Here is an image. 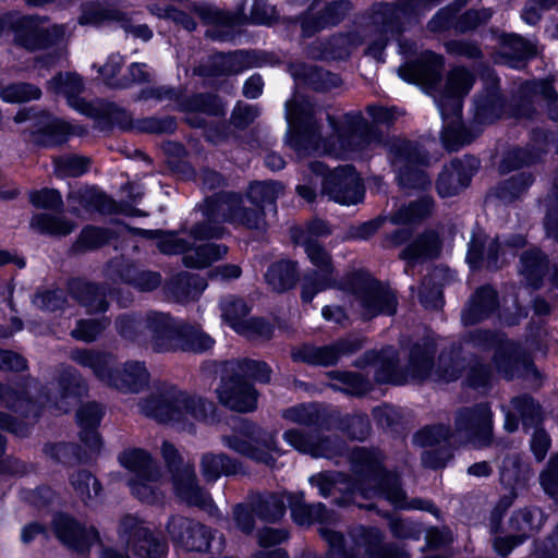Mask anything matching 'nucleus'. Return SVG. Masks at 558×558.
Listing matches in <instances>:
<instances>
[{
  "mask_svg": "<svg viewBox=\"0 0 558 558\" xmlns=\"http://www.w3.org/2000/svg\"><path fill=\"white\" fill-rule=\"evenodd\" d=\"M286 107L287 121L296 132L290 144L299 156L316 153L345 158L378 142L377 133L359 111L345 113L340 124L327 114L329 125L333 130L332 138L337 140V143H329L320 138L315 119L318 109L313 104L293 99L288 101Z\"/></svg>",
  "mask_w": 558,
  "mask_h": 558,
  "instance_id": "f257e3e1",
  "label": "nucleus"
},
{
  "mask_svg": "<svg viewBox=\"0 0 558 558\" xmlns=\"http://www.w3.org/2000/svg\"><path fill=\"white\" fill-rule=\"evenodd\" d=\"M294 243L304 247L310 262L317 268L304 278L302 300L312 302L318 292L338 287L332 277L331 257L317 240L296 238ZM339 288L352 292L353 302L356 303L364 319L380 314L393 315L397 311L398 302L393 291L362 275H353L345 284H339Z\"/></svg>",
  "mask_w": 558,
  "mask_h": 558,
  "instance_id": "f03ea898",
  "label": "nucleus"
},
{
  "mask_svg": "<svg viewBox=\"0 0 558 558\" xmlns=\"http://www.w3.org/2000/svg\"><path fill=\"white\" fill-rule=\"evenodd\" d=\"M440 0H397V4H379L369 25L347 34L332 36L323 56L343 58L350 56L366 38L369 44L366 53L379 58L390 37L401 32L400 20L418 15L436 5Z\"/></svg>",
  "mask_w": 558,
  "mask_h": 558,
  "instance_id": "7ed1b4c3",
  "label": "nucleus"
},
{
  "mask_svg": "<svg viewBox=\"0 0 558 558\" xmlns=\"http://www.w3.org/2000/svg\"><path fill=\"white\" fill-rule=\"evenodd\" d=\"M436 349L430 342L415 344L411 350L405 374L399 373L396 354L391 348L385 349L380 353L367 352L363 359L366 364L376 366L375 379L378 383L402 385L409 380L450 383L458 379L461 374L459 362L454 361L451 355L441 354L435 369L432 361Z\"/></svg>",
  "mask_w": 558,
  "mask_h": 558,
  "instance_id": "20e7f679",
  "label": "nucleus"
},
{
  "mask_svg": "<svg viewBox=\"0 0 558 558\" xmlns=\"http://www.w3.org/2000/svg\"><path fill=\"white\" fill-rule=\"evenodd\" d=\"M137 407L142 415L186 432H193L196 422H207L215 413L213 402L166 383L156 385Z\"/></svg>",
  "mask_w": 558,
  "mask_h": 558,
  "instance_id": "39448f33",
  "label": "nucleus"
},
{
  "mask_svg": "<svg viewBox=\"0 0 558 558\" xmlns=\"http://www.w3.org/2000/svg\"><path fill=\"white\" fill-rule=\"evenodd\" d=\"M383 454L378 450L356 448L352 451V463L359 478L356 490L364 498L384 497L395 508L402 510L433 511L428 500H408L400 484L399 475L386 472L381 466Z\"/></svg>",
  "mask_w": 558,
  "mask_h": 558,
  "instance_id": "423d86ee",
  "label": "nucleus"
},
{
  "mask_svg": "<svg viewBox=\"0 0 558 558\" xmlns=\"http://www.w3.org/2000/svg\"><path fill=\"white\" fill-rule=\"evenodd\" d=\"M204 215L207 221L193 226L190 231L196 241L223 236L226 229L221 226H211L214 222H229L258 231H263L267 227L265 210L247 196L234 193L206 199Z\"/></svg>",
  "mask_w": 558,
  "mask_h": 558,
  "instance_id": "0eeeda50",
  "label": "nucleus"
},
{
  "mask_svg": "<svg viewBox=\"0 0 558 558\" xmlns=\"http://www.w3.org/2000/svg\"><path fill=\"white\" fill-rule=\"evenodd\" d=\"M270 374V367L262 361L244 359L226 362L217 388L219 401L232 411H254L257 407V392L247 379L268 383Z\"/></svg>",
  "mask_w": 558,
  "mask_h": 558,
  "instance_id": "6e6552de",
  "label": "nucleus"
},
{
  "mask_svg": "<svg viewBox=\"0 0 558 558\" xmlns=\"http://www.w3.org/2000/svg\"><path fill=\"white\" fill-rule=\"evenodd\" d=\"M283 417L290 422L313 427L310 433L301 429H289L283 434L284 440L302 453L314 458L331 459L343 452V442L337 437L322 436L326 425V414L316 404H301L283 412Z\"/></svg>",
  "mask_w": 558,
  "mask_h": 558,
  "instance_id": "1a4fd4ad",
  "label": "nucleus"
},
{
  "mask_svg": "<svg viewBox=\"0 0 558 558\" xmlns=\"http://www.w3.org/2000/svg\"><path fill=\"white\" fill-rule=\"evenodd\" d=\"M474 76L464 68H456L448 74L445 90L437 100L445 128L441 141L446 149L454 151L473 141V136L460 121L461 99L472 88Z\"/></svg>",
  "mask_w": 558,
  "mask_h": 558,
  "instance_id": "9d476101",
  "label": "nucleus"
},
{
  "mask_svg": "<svg viewBox=\"0 0 558 558\" xmlns=\"http://www.w3.org/2000/svg\"><path fill=\"white\" fill-rule=\"evenodd\" d=\"M386 146L402 189L424 191L430 186L429 177L421 169L428 163V156L416 142L396 137L389 140Z\"/></svg>",
  "mask_w": 558,
  "mask_h": 558,
  "instance_id": "9b49d317",
  "label": "nucleus"
},
{
  "mask_svg": "<svg viewBox=\"0 0 558 558\" xmlns=\"http://www.w3.org/2000/svg\"><path fill=\"white\" fill-rule=\"evenodd\" d=\"M161 454L171 473L174 495L191 507L208 510L213 507L209 494L198 485L194 465L183 463L177 448L169 441L161 445Z\"/></svg>",
  "mask_w": 558,
  "mask_h": 558,
  "instance_id": "f8f14e48",
  "label": "nucleus"
},
{
  "mask_svg": "<svg viewBox=\"0 0 558 558\" xmlns=\"http://www.w3.org/2000/svg\"><path fill=\"white\" fill-rule=\"evenodd\" d=\"M119 461L133 473L129 485L136 498L148 504L162 498L161 472L148 452L142 449L125 450L119 456Z\"/></svg>",
  "mask_w": 558,
  "mask_h": 558,
  "instance_id": "ddd939ff",
  "label": "nucleus"
},
{
  "mask_svg": "<svg viewBox=\"0 0 558 558\" xmlns=\"http://www.w3.org/2000/svg\"><path fill=\"white\" fill-rule=\"evenodd\" d=\"M452 441L483 448L493 439V412L487 402L464 405L454 412Z\"/></svg>",
  "mask_w": 558,
  "mask_h": 558,
  "instance_id": "4468645a",
  "label": "nucleus"
},
{
  "mask_svg": "<svg viewBox=\"0 0 558 558\" xmlns=\"http://www.w3.org/2000/svg\"><path fill=\"white\" fill-rule=\"evenodd\" d=\"M468 342L483 351H493V365L506 378L514 376V369L523 362L522 348L501 332L476 329L468 335Z\"/></svg>",
  "mask_w": 558,
  "mask_h": 558,
  "instance_id": "2eb2a0df",
  "label": "nucleus"
},
{
  "mask_svg": "<svg viewBox=\"0 0 558 558\" xmlns=\"http://www.w3.org/2000/svg\"><path fill=\"white\" fill-rule=\"evenodd\" d=\"M310 167L315 174L324 177L323 195L343 205L356 204L362 199L364 190L352 166L339 167L330 173L319 161L312 162Z\"/></svg>",
  "mask_w": 558,
  "mask_h": 558,
  "instance_id": "dca6fc26",
  "label": "nucleus"
},
{
  "mask_svg": "<svg viewBox=\"0 0 558 558\" xmlns=\"http://www.w3.org/2000/svg\"><path fill=\"white\" fill-rule=\"evenodd\" d=\"M222 442L235 452L268 466L274 464L275 454H279L274 434L253 424L246 425L238 435L223 436Z\"/></svg>",
  "mask_w": 558,
  "mask_h": 558,
  "instance_id": "f3484780",
  "label": "nucleus"
},
{
  "mask_svg": "<svg viewBox=\"0 0 558 558\" xmlns=\"http://www.w3.org/2000/svg\"><path fill=\"white\" fill-rule=\"evenodd\" d=\"M119 535L125 542L126 548L138 558H166L168 545L156 538L136 517L122 518Z\"/></svg>",
  "mask_w": 558,
  "mask_h": 558,
  "instance_id": "a211bd4d",
  "label": "nucleus"
},
{
  "mask_svg": "<svg viewBox=\"0 0 558 558\" xmlns=\"http://www.w3.org/2000/svg\"><path fill=\"white\" fill-rule=\"evenodd\" d=\"M166 531L174 547L187 551H207L210 542L214 539L209 527L196 520L179 514L169 518Z\"/></svg>",
  "mask_w": 558,
  "mask_h": 558,
  "instance_id": "6ab92c4d",
  "label": "nucleus"
},
{
  "mask_svg": "<svg viewBox=\"0 0 558 558\" xmlns=\"http://www.w3.org/2000/svg\"><path fill=\"white\" fill-rule=\"evenodd\" d=\"M182 320L162 312L146 313L147 348L154 352H175Z\"/></svg>",
  "mask_w": 558,
  "mask_h": 558,
  "instance_id": "aec40b11",
  "label": "nucleus"
},
{
  "mask_svg": "<svg viewBox=\"0 0 558 558\" xmlns=\"http://www.w3.org/2000/svg\"><path fill=\"white\" fill-rule=\"evenodd\" d=\"M363 347V341L356 337L340 340L330 345L314 347L304 344L292 350V359L313 365L328 366L337 363L340 357L353 354Z\"/></svg>",
  "mask_w": 558,
  "mask_h": 558,
  "instance_id": "412c9836",
  "label": "nucleus"
},
{
  "mask_svg": "<svg viewBox=\"0 0 558 558\" xmlns=\"http://www.w3.org/2000/svg\"><path fill=\"white\" fill-rule=\"evenodd\" d=\"M222 317L239 333L246 336L257 335L264 338L271 336V326L263 319H245L248 307L245 302L234 296H228L220 303Z\"/></svg>",
  "mask_w": 558,
  "mask_h": 558,
  "instance_id": "4be33fe9",
  "label": "nucleus"
},
{
  "mask_svg": "<svg viewBox=\"0 0 558 558\" xmlns=\"http://www.w3.org/2000/svg\"><path fill=\"white\" fill-rule=\"evenodd\" d=\"M480 166L474 157L465 156L463 159L453 160L450 166L445 167L437 180V191L441 197H450L466 187L471 178Z\"/></svg>",
  "mask_w": 558,
  "mask_h": 558,
  "instance_id": "5701e85b",
  "label": "nucleus"
},
{
  "mask_svg": "<svg viewBox=\"0 0 558 558\" xmlns=\"http://www.w3.org/2000/svg\"><path fill=\"white\" fill-rule=\"evenodd\" d=\"M149 379L144 362L128 361L119 369L110 368L105 384L122 392L138 393L148 385Z\"/></svg>",
  "mask_w": 558,
  "mask_h": 558,
  "instance_id": "b1692460",
  "label": "nucleus"
},
{
  "mask_svg": "<svg viewBox=\"0 0 558 558\" xmlns=\"http://www.w3.org/2000/svg\"><path fill=\"white\" fill-rule=\"evenodd\" d=\"M53 526L57 537L64 545L77 551L86 550L99 539L98 532L94 527L86 530L75 520L64 514L54 518Z\"/></svg>",
  "mask_w": 558,
  "mask_h": 558,
  "instance_id": "393cba45",
  "label": "nucleus"
},
{
  "mask_svg": "<svg viewBox=\"0 0 558 558\" xmlns=\"http://www.w3.org/2000/svg\"><path fill=\"white\" fill-rule=\"evenodd\" d=\"M7 26L14 32V43L20 47L33 51L44 44L45 32L38 27L33 16L0 17V35Z\"/></svg>",
  "mask_w": 558,
  "mask_h": 558,
  "instance_id": "a878e982",
  "label": "nucleus"
},
{
  "mask_svg": "<svg viewBox=\"0 0 558 558\" xmlns=\"http://www.w3.org/2000/svg\"><path fill=\"white\" fill-rule=\"evenodd\" d=\"M350 9L349 1L340 0L326 4L315 14H306L301 22L304 36H312L317 32L338 25L344 20Z\"/></svg>",
  "mask_w": 558,
  "mask_h": 558,
  "instance_id": "bb28decb",
  "label": "nucleus"
},
{
  "mask_svg": "<svg viewBox=\"0 0 558 558\" xmlns=\"http://www.w3.org/2000/svg\"><path fill=\"white\" fill-rule=\"evenodd\" d=\"M108 276L116 280L126 282L142 292L153 291L159 287L161 277L154 271H140L132 265L123 266L121 262L113 260L107 267Z\"/></svg>",
  "mask_w": 558,
  "mask_h": 558,
  "instance_id": "cd10ccee",
  "label": "nucleus"
},
{
  "mask_svg": "<svg viewBox=\"0 0 558 558\" xmlns=\"http://www.w3.org/2000/svg\"><path fill=\"white\" fill-rule=\"evenodd\" d=\"M497 293L488 286L481 287L472 295L462 312V322L465 326L475 325L488 318L497 308Z\"/></svg>",
  "mask_w": 558,
  "mask_h": 558,
  "instance_id": "c85d7f7f",
  "label": "nucleus"
},
{
  "mask_svg": "<svg viewBox=\"0 0 558 558\" xmlns=\"http://www.w3.org/2000/svg\"><path fill=\"white\" fill-rule=\"evenodd\" d=\"M440 252V241L437 232L428 230L417 235L401 252L400 258L408 265H414L418 262L433 259Z\"/></svg>",
  "mask_w": 558,
  "mask_h": 558,
  "instance_id": "c756f323",
  "label": "nucleus"
},
{
  "mask_svg": "<svg viewBox=\"0 0 558 558\" xmlns=\"http://www.w3.org/2000/svg\"><path fill=\"white\" fill-rule=\"evenodd\" d=\"M71 295L83 305L88 313H100L108 310L106 289L86 282L82 279H73L69 283Z\"/></svg>",
  "mask_w": 558,
  "mask_h": 558,
  "instance_id": "7c9ffc66",
  "label": "nucleus"
},
{
  "mask_svg": "<svg viewBox=\"0 0 558 558\" xmlns=\"http://www.w3.org/2000/svg\"><path fill=\"white\" fill-rule=\"evenodd\" d=\"M114 329L120 338L140 348H147L146 313H123L117 316Z\"/></svg>",
  "mask_w": 558,
  "mask_h": 558,
  "instance_id": "2f4dec72",
  "label": "nucleus"
},
{
  "mask_svg": "<svg viewBox=\"0 0 558 558\" xmlns=\"http://www.w3.org/2000/svg\"><path fill=\"white\" fill-rule=\"evenodd\" d=\"M102 415V408L95 402L82 405L76 413L77 424L81 427V439L94 451L100 448V438L96 429Z\"/></svg>",
  "mask_w": 558,
  "mask_h": 558,
  "instance_id": "473e14b6",
  "label": "nucleus"
},
{
  "mask_svg": "<svg viewBox=\"0 0 558 558\" xmlns=\"http://www.w3.org/2000/svg\"><path fill=\"white\" fill-rule=\"evenodd\" d=\"M106 22H116L123 29H129L126 15L108 3L90 2L82 8V14L78 17L81 25L98 26Z\"/></svg>",
  "mask_w": 558,
  "mask_h": 558,
  "instance_id": "72a5a7b5",
  "label": "nucleus"
},
{
  "mask_svg": "<svg viewBox=\"0 0 558 558\" xmlns=\"http://www.w3.org/2000/svg\"><path fill=\"white\" fill-rule=\"evenodd\" d=\"M251 65L248 54L239 51L229 54H215L209 59L208 65L201 70L206 76H222L238 74Z\"/></svg>",
  "mask_w": 558,
  "mask_h": 558,
  "instance_id": "f704fd0d",
  "label": "nucleus"
},
{
  "mask_svg": "<svg viewBox=\"0 0 558 558\" xmlns=\"http://www.w3.org/2000/svg\"><path fill=\"white\" fill-rule=\"evenodd\" d=\"M48 88L56 94H61L66 97L70 106L78 111L86 112L87 104L78 98V95L84 89L82 78L76 74H58L48 82Z\"/></svg>",
  "mask_w": 558,
  "mask_h": 558,
  "instance_id": "c9c22d12",
  "label": "nucleus"
},
{
  "mask_svg": "<svg viewBox=\"0 0 558 558\" xmlns=\"http://www.w3.org/2000/svg\"><path fill=\"white\" fill-rule=\"evenodd\" d=\"M60 398L56 400V408L59 411L68 412L71 405L76 404L78 398L86 391L81 377L76 372L66 367L63 369L59 379Z\"/></svg>",
  "mask_w": 558,
  "mask_h": 558,
  "instance_id": "e433bc0d",
  "label": "nucleus"
},
{
  "mask_svg": "<svg viewBox=\"0 0 558 558\" xmlns=\"http://www.w3.org/2000/svg\"><path fill=\"white\" fill-rule=\"evenodd\" d=\"M228 252V247L222 244L205 243L195 246H189L183 255V264L189 268H206L213 263L221 259Z\"/></svg>",
  "mask_w": 558,
  "mask_h": 558,
  "instance_id": "4c0bfd02",
  "label": "nucleus"
},
{
  "mask_svg": "<svg viewBox=\"0 0 558 558\" xmlns=\"http://www.w3.org/2000/svg\"><path fill=\"white\" fill-rule=\"evenodd\" d=\"M240 471V464L226 453L207 452L201 459V472L206 482H216L221 475Z\"/></svg>",
  "mask_w": 558,
  "mask_h": 558,
  "instance_id": "58836bf2",
  "label": "nucleus"
},
{
  "mask_svg": "<svg viewBox=\"0 0 558 558\" xmlns=\"http://www.w3.org/2000/svg\"><path fill=\"white\" fill-rule=\"evenodd\" d=\"M544 523V514L538 508H524L515 511L510 518V531L518 536L519 543H523Z\"/></svg>",
  "mask_w": 558,
  "mask_h": 558,
  "instance_id": "ea45409f",
  "label": "nucleus"
},
{
  "mask_svg": "<svg viewBox=\"0 0 558 558\" xmlns=\"http://www.w3.org/2000/svg\"><path fill=\"white\" fill-rule=\"evenodd\" d=\"M70 357L81 366L90 368L94 375L102 383H106L109 369L114 362L113 356L110 354L87 349L73 350Z\"/></svg>",
  "mask_w": 558,
  "mask_h": 558,
  "instance_id": "a19ab883",
  "label": "nucleus"
},
{
  "mask_svg": "<svg viewBox=\"0 0 558 558\" xmlns=\"http://www.w3.org/2000/svg\"><path fill=\"white\" fill-rule=\"evenodd\" d=\"M214 339L199 328L182 322L177 351L203 353L213 348Z\"/></svg>",
  "mask_w": 558,
  "mask_h": 558,
  "instance_id": "79ce46f5",
  "label": "nucleus"
},
{
  "mask_svg": "<svg viewBox=\"0 0 558 558\" xmlns=\"http://www.w3.org/2000/svg\"><path fill=\"white\" fill-rule=\"evenodd\" d=\"M547 268L548 260L537 248L529 250L521 256L520 274L524 277L527 284L533 288L541 286Z\"/></svg>",
  "mask_w": 558,
  "mask_h": 558,
  "instance_id": "37998d69",
  "label": "nucleus"
},
{
  "mask_svg": "<svg viewBox=\"0 0 558 558\" xmlns=\"http://www.w3.org/2000/svg\"><path fill=\"white\" fill-rule=\"evenodd\" d=\"M434 202L429 196H423L399 208L389 220L392 225H412L430 216Z\"/></svg>",
  "mask_w": 558,
  "mask_h": 558,
  "instance_id": "c03bdc74",
  "label": "nucleus"
},
{
  "mask_svg": "<svg viewBox=\"0 0 558 558\" xmlns=\"http://www.w3.org/2000/svg\"><path fill=\"white\" fill-rule=\"evenodd\" d=\"M492 82L493 86L487 94L475 99V119L478 123H492L502 112L504 101L496 87L495 77Z\"/></svg>",
  "mask_w": 558,
  "mask_h": 558,
  "instance_id": "a18cd8bd",
  "label": "nucleus"
},
{
  "mask_svg": "<svg viewBox=\"0 0 558 558\" xmlns=\"http://www.w3.org/2000/svg\"><path fill=\"white\" fill-rule=\"evenodd\" d=\"M296 274V263L281 260L268 268L265 278L272 290L283 292L295 284Z\"/></svg>",
  "mask_w": 558,
  "mask_h": 558,
  "instance_id": "49530a36",
  "label": "nucleus"
},
{
  "mask_svg": "<svg viewBox=\"0 0 558 558\" xmlns=\"http://www.w3.org/2000/svg\"><path fill=\"white\" fill-rule=\"evenodd\" d=\"M499 252L501 255L506 254V250L498 239L493 240L486 251L481 242L473 239L470 243L466 259L472 267H477L482 260L486 259L488 268L497 269L500 267Z\"/></svg>",
  "mask_w": 558,
  "mask_h": 558,
  "instance_id": "de8ad7c7",
  "label": "nucleus"
},
{
  "mask_svg": "<svg viewBox=\"0 0 558 558\" xmlns=\"http://www.w3.org/2000/svg\"><path fill=\"white\" fill-rule=\"evenodd\" d=\"M291 515L299 525H311L315 522L325 523L331 521V513L326 507L318 504H306L302 500L295 501L291 506Z\"/></svg>",
  "mask_w": 558,
  "mask_h": 558,
  "instance_id": "09e8293b",
  "label": "nucleus"
},
{
  "mask_svg": "<svg viewBox=\"0 0 558 558\" xmlns=\"http://www.w3.org/2000/svg\"><path fill=\"white\" fill-rule=\"evenodd\" d=\"M69 202L76 203L77 206L72 207L73 213H78L80 208L92 211H105L107 209V197L98 192L95 187H80L71 191L68 196Z\"/></svg>",
  "mask_w": 558,
  "mask_h": 558,
  "instance_id": "8fccbe9b",
  "label": "nucleus"
},
{
  "mask_svg": "<svg viewBox=\"0 0 558 558\" xmlns=\"http://www.w3.org/2000/svg\"><path fill=\"white\" fill-rule=\"evenodd\" d=\"M31 227L40 233L68 235L75 229V223L64 217L37 214L33 216Z\"/></svg>",
  "mask_w": 558,
  "mask_h": 558,
  "instance_id": "3c124183",
  "label": "nucleus"
},
{
  "mask_svg": "<svg viewBox=\"0 0 558 558\" xmlns=\"http://www.w3.org/2000/svg\"><path fill=\"white\" fill-rule=\"evenodd\" d=\"M38 132L41 133L43 137L39 141L43 145L56 146L65 142L72 130L66 122L45 114V121L40 122Z\"/></svg>",
  "mask_w": 558,
  "mask_h": 558,
  "instance_id": "603ef678",
  "label": "nucleus"
},
{
  "mask_svg": "<svg viewBox=\"0 0 558 558\" xmlns=\"http://www.w3.org/2000/svg\"><path fill=\"white\" fill-rule=\"evenodd\" d=\"M182 109L191 114L201 112L208 116H223L226 112L222 101L214 95L197 94L182 102Z\"/></svg>",
  "mask_w": 558,
  "mask_h": 558,
  "instance_id": "864d4df0",
  "label": "nucleus"
},
{
  "mask_svg": "<svg viewBox=\"0 0 558 558\" xmlns=\"http://www.w3.org/2000/svg\"><path fill=\"white\" fill-rule=\"evenodd\" d=\"M134 233L149 239H157V246L163 254H185L189 244L185 240L181 239L175 232H162L145 229H134Z\"/></svg>",
  "mask_w": 558,
  "mask_h": 558,
  "instance_id": "5fc2aeb1",
  "label": "nucleus"
},
{
  "mask_svg": "<svg viewBox=\"0 0 558 558\" xmlns=\"http://www.w3.org/2000/svg\"><path fill=\"white\" fill-rule=\"evenodd\" d=\"M282 191L283 186L279 182H254L250 185L245 196H247L264 210L266 206H271L276 211L275 202L282 193Z\"/></svg>",
  "mask_w": 558,
  "mask_h": 558,
  "instance_id": "6e6d98bb",
  "label": "nucleus"
},
{
  "mask_svg": "<svg viewBox=\"0 0 558 558\" xmlns=\"http://www.w3.org/2000/svg\"><path fill=\"white\" fill-rule=\"evenodd\" d=\"M0 404L28 417H36L38 410L35 403L28 398L20 395L15 389L8 385L0 384Z\"/></svg>",
  "mask_w": 558,
  "mask_h": 558,
  "instance_id": "4d7b16f0",
  "label": "nucleus"
},
{
  "mask_svg": "<svg viewBox=\"0 0 558 558\" xmlns=\"http://www.w3.org/2000/svg\"><path fill=\"white\" fill-rule=\"evenodd\" d=\"M206 287L203 278L190 272L180 274L172 282V291L180 301L196 299Z\"/></svg>",
  "mask_w": 558,
  "mask_h": 558,
  "instance_id": "13d9d810",
  "label": "nucleus"
},
{
  "mask_svg": "<svg viewBox=\"0 0 558 558\" xmlns=\"http://www.w3.org/2000/svg\"><path fill=\"white\" fill-rule=\"evenodd\" d=\"M252 511L262 520L277 521L284 514L286 504L281 496L266 494L258 497L253 505Z\"/></svg>",
  "mask_w": 558,
  "mask_h": 558,
  "instance_id": "bf43d9fd",
  "label": "nucleus"
},
{
  "mask_svg": "<svg viewBox=\"0 0 558 558\" xmlns=\"http://www.w3.org/2000/svg\"><path fill=\"white\" fill-rule=\"evenodd\" d=\"M444 58L433 51L423 52L416 64V72L427 84H435L440 80Z\"/></svg>",
  "mask_w": 558,
  "mask_h": 558,
  "instance_id": "052dcab7",
  "label": "nucleus"
},
{
  "mask_svg": "<svg viewBox=\"0 0 558 558\" xmlns=\"http://www.w3.org/2000/svg\"><path fill=\"white\" fill-rule=\"evenodd\" d=\"M110 238L109 230L88 226L81 231L73 250L78 253L96 250L108 243Z\"/></svg>",
  "mask_w": 558,
  "mask_h": 558,
  "instance_id": "680f3d73",
  "label": "nucleus"
},
{
  "mask_svg": "<svg viewBox=\"0 0 558 558\" xmlns=\"http://www.w3.org/2000/svg\"><path fill=\"white\" fill-rule=\"evenodd\" d=\"M194 12L205 24L209 25L234 27L243 21L242 13H228L208 5L196 7Z\"/></svg>",
  "mask_w": 558,
  "mask_h": 558,
  "instance_id": "e2e57ef3",
  "label": "nucleus"
},
{
  "mask_svg": "<svg viewBox=\"0 0 558 558\" xmlns=\"http://www.w3.org/2000/svg\"><path fill=\"white\" fill-rule=\"evenodd\" d=\"M58 177H80L89 169L90 160L84 156L66 155L53 159Z\"/></svg>",
  "mask_w": 558,
  "mask_h": 558,
  "instance_id": "0e129e2a",
  "label": "nucleus"
},
{
  "mask_svg": "<svg viewBox=\"0 0 558 558\" xmlns=\"http://www.w3.org/2000/svg\"><path fill=\"white\" fill-rule=\"evenodd\" d=\"M452 430L445 425L427 426L414 436V442L421 447H434L441 444H454L451 437Z\"/></svg>",
  "mask_w": 558,
  "mask_h": 558,
  "instance_id": "69168bd1",
  "label": "nucleus"
},
{
  "mask_svg": "<svg viewBox=\"0 0 558 558\" xmlns=\"http://www.w3.org/2000/svg\"><path fill=\"white\" fill-rule=\"evenodd\" d=\"M70 481L77 496L86 505L94 496H98L101 488L96 477L87 471H78L72 474Z\"/></svg>",
  "mask_w": 558,
  "mask_h": 558,
  "instance_id": "338daca9",
  "label": "nucleus"
},
{
  "mask_svg": "<svg viewBox=\"0 0 558 558\" xmlns=\"http://www.w3.org/2000/svg\"><path fill=\"white\" fill-rule=\"evenodd\" d=\"M532 182V175L525 172L512 175L497 187V196L504 202H512L519 197Z\"/></svg>",
  "mask_w": 558,
  "mask_h": 558,
  "instance_id": "774afa93",
  "label": "nucleus"
}]
</instances>
